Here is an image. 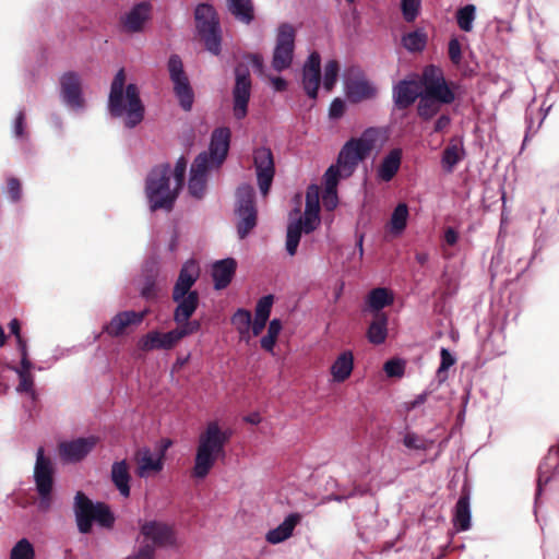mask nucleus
<instances>
[{
    "label": "nucleus",
    "instance_id": "obj_25",
    "mask_svg": "<svg viewBox=\"0 0 559 559\" xmlns=\"http://www.w3.org/2000/svg\"><path fill=\"white\" fill-rule=\"evenodd\" d=\"M421 81L401 80L393 86V100L399 109L409 107L423 92L420 91Z\"/></svg>",
    "mask_w": 559,
    "mask_h": 559
},
{
    "label": "nucleus",
    "instance_id": "obj_16",
    "mask_svg": "<svg viewBox=\"0 0 559 559\" xmlns=\"http://www.w3.org/2000/svg\"><path fill=\"white\" fill-rule=\"evenodd\" d=\"M345 93L352 103H359L362 99L376 95V87L366 79L359 67H350L345 78Z\"/></svg>",
    "mask_w": 559,
    "mask_h": 559
},
{
    "label": "nucleus",
    "instance_id": "obj_42",
    "mask_svg": "<svg viewBox=\"0 0 559 559\" xmlns=\"http://www.w3.org/2000/svg\"><path fill=\"white\" fill-rule=\"evenodd\" d=\"M427 44V35L423 29H415L402 37L403 47L409 52L423 51Z\"/></svg>",
    "mask_w": 559,
    "mask_h": 559
},
{
    "label": "nucleus",
    "instance_id": "obj_52",
    "mask_svg": "<svg viewBox=\"0 0 559 559\" xmlns=\"http://www.w3.org/2000/svg\"><path fill=\"white\" fill-rule=\"evenodd\" d=\"M274 302L273 295H266L261 297L255 306V316L264 319L270 318L271 309Z\"/></svg>",
    "mask_w": 559,
    "mask_h": 559
},
{
    "label": "nucleus",
    "instance_id": "obj_28",
    "mask_svg": "<svg viewBox=\"0 0 559 559\" xmlns=\"http://www.w3.org/2000/svg\"><path fill=\"white\" fill-rule=\"evenodd\" d=\"M237 269V262L234 258L218 260L212 265V278L214 288L222 290L233 281Z\"/></svg>",
    "mask_w": 559,
    "mask_h": 559
},
{
    "label": "nucleus",
    "instance_id": "obj_21",
    "mask_svg": "<svg viewBox=\"0 0 559 559\" xmlns=\"http://www.w3.org/2000/svg\"><path fill=\"white\" fill-rule=\"evenodd\" d=\"M212 170L216 169L206 164V156L204 154H198L191 164L188 180V191L192 198L201 200L205 195L207 177Z\"/></svg>",
    "mask_w": 559,
    "mask_h": 559
},
{
    "label": "nucleus",
    "instance_id": "obj_56",
    "mask_svg": "<svg viewBox=\"0 0 559 559\" xmlns=\"http://www.w3.org/2000/svg\"><path fill=\"white\" fill-rule=\"evenodd\" d=\"M187 169V159L181 156L177 159L174 171V179L175 183L177 185V188H182L185 182V175Z\"/></svg>",
    "mask_w": 559,
    "mask_h": 559
},
{
    "label": "nucleus",
    "instance_id": "obj_57",
    "mask_svg": "<svg viewBox=\"0 0 559 559\" xmlns=\"http://www.w3.org/2000/svg\"><path fill=\"white\" fill-rule=\"evenodd\" d=\"M403 444L412 450H426L425 441L414 432L405 433Z\"/></svg>",
    "mask_w": 559,
    "mask_h": 559
},
{
    "label": "nucleus",
    "instance_id": "obj_43",
    "mask_svg": "<svg viewBox=\"0 0 559 559\" xmlns=\"http://www.w3.org/2000/svg\"><path fill=\"white\" fill-rule=\"evenodd\" d=\"M408 207L405 203H400L395 206L390 218V230L394 235H400L404 231L407 225Z\"/></svg>",
    "mask_w": 559,
    "mask_h": 559
},
{
    "label": "nucleus",
    "instance_id": "obj_13",
    "mask_svg": "<svg viewBox=\"0 0 559 559\" xmlns=\"http://www.w3.org/2000/svg\"><path fill=\"white\" fill-rule=\"evenodd\" d=\"M296 32L292 24L282 23L277 27L276 43L273 49L272 68L282 72L290 68L294 60Z\"/></svg>",
    "mask_w": 559,
    "mask_h": 559
},
{
    "label": "nucleus",
    "instance_id": "obj_26",
    "mask_svg": "<svg viewBox=\"0 0 559 559\" xmlns=\"http://www.w3.org/2000/svg\"><path fill=\"white\" fill-rule=\"evenodd\" d=\"M179 343V340L174 330L165 333L158 331H151L143 335L139 341V347L143 352H152L156 349L169 350Z\"/></svg>",
    "mask_w": 559,
    "mask_h": 559
},
{
    "label": "nucleus",
    "instance_id": "obj_54",
    "mask_svg": "<svg viewBox=\"0 0 559 559\" xmlns=\"http://www.w3.org/2000/svg\"><path fill=\"white\" fill-rule=\"evenodd\" d=\"M8 194L12 203H17L22 199V185L17 178L8 179Z\"/></svg>",
    "mask_w": 559,
    "mask_h": 559
},
{
    "label": "nucleus",
    "instance_id": "obj_30",
    "mask_svg": "<svg viewBox=\"0 0 559 559\" xmlns=\"http://www.w3.org/2000/svg\"><path fill=\"white\" fill-rule=\"evenodd\" d=\"M300 520L301 515L299 513L288 514L280 525L266 533V542L276 545L288 539Z\"/></svg>",
    "mask_w": 559,
    "mask_h": 559
},
{
    "label": "nucleus",
    "instance_id": "obj_20",
    "mask_svg": "<svg viewBox=\"0 0 559 559\" xmlns=\"http://www.w3.org/2000/svg\"><path fill=\"white\" fill-rule=\"evenodd\" d=\"M99 438L96 436L80 437L62 441L59 444V454L64 462L76 463L84 460L97 445Z\"/></svg>",
    "mask_w": 559,
    "mask_h": 559
},
{
    "label": "nucleus",
    "instance_id": "obj_60",
    "mask_svg": "<svg viewBox=\"0 0 559 559\" xmlns=\"http://www.w3.org/2000/svg\"><path fill=\"white\" fill-rule=\"evenodd\" d=\"M533 112L532 110L528 108L526 110V115H525V120H526V123H527V130H526V134H525V138H524V141L527 140L528 135L530 134H535L537 132V130L539 129V127L542 126L543 121H544V118H545V115L540 118L538 124L536 127H534V120H533V117H532Z\"/></svg>",
    "mask_w": 559,
    "mask_h": 559
},
{
    "label": "nucleus",
    "instance_id": "obj_11",
    "mask_svg": "<svg viewBox=\"0 0 559 559\" xmlns=\"http://www.w3.org/2000/svg\"><path fill=\"white\" fill-rule=\"evenodd\" d=\"M52 473L51 462L45 456L44 448H38L34 467V480L39 496L38 510L41 512H47L51 507Z\"/></svg>",
    "mask_w": 559,
    "mask_h": 559
},
{
    "label": "nucleus",
    "instance_id": "obj_47",
    "mask_svg": "<svg viewBox=\"0 0 559 559\" xmlns=\"http://www.w3.org/2000/svg\"><path fill=\"white\" fill-rule=\"evenodd\" d=\"M440 366L437 370V378L440 383L447 380L448 370L456 362L455 356L445 347L440 349Z\"/></svg>",
    "mask_w": 559,
    "mask_h": 559
},
{
    "label": "nucleus",
    "instance_id": "obj_8",
    "mask_svg": "<svg viewBox=\"0 0 559 559\" xmlns=\"http://www.w3.org/2000/svg\"><path fill=\"white\" fill-rule=\"evenodd\" d=\"M377 130L366 129L359 138H352L342 146L337 164L342 169L343 178L350 177L358 164L371 152L376 141Z\"/></svg>",
    "mask_w": 559,
    "mask_h": 559
},
{
    "label": "nucleus",
    "instance_id": "obj_37",
    "mask_svg": "<svg viewBox=\"0 0 559 559\" xmlns=\"http://www.w3.org/2000/svg\"><path fill=\"white\" fill-rule=\"evenodd\" d=\"M373 320L368 326L367 338L373 345L383 344L388 336L389 318L385 313L372 314Z\"/></svg>",
    "mask_w": 559,
    "mask_h": 559
},
{
    "label": "nucleus",
    "instance_id": "obj_29",
    "mask_svg": "<svg viewBox=\"0 0 559 559\" xmlns=\"http://www.w3.org/2000/svg\"><path fill=\"white\" fill-rule=\"evenodd\" d=\"M394 301L393 294L385 287H377L371 289L366 299L362 312L372 314L382 313L381 310L391 306Z\"/></svg>",
    "mask_w": 559,
    "mask_h": 559
},
{
    "label": "nucleus",
    "instance_id": "obj_10",
    "mask_svg": "<svg viewBox=\"0 0 559 559\" xmlns=\"http://www.w3.org/2000/svg\"><path fill=\"white\" fill-rule=\"evenodd\" d=\"M254 197V189L249 183H242L236 190L235 213L238 217L237 234L240 239H245L257 226L258 211Z\"/></svg>",
    "mask_w": 559,
    "mask_h": 559
},
{
    "label": "nucleus",
    "instance_id": "obj_23",
    "mask_svg": "<svg viewBox=\"0 0 559 559\" xmlns=\"http://www.w3.org/2000/svg\"><path fill=\"white\" fill-rule=\"evenodd\" d=\"M147 316V310L134 311L126 310L120 311L111 318V320L103 326V332L111 337L121 336L124 330L130 325H139Z\"/></svg>",
    "mask_w": 559,
    "mask_h": 559
},
{
    "label": "nucleus",
    "instance_id": "obj_64",
    "mask_svg": "<svg viewBox=\"0 0 559 559\" xmlns=\"http://www.w3.org/2000/svg\"><path fill=\"white\" fill-rule=\"evenodd\" d=\"M33 368V364L28 359V357H21V364L20 367H13L12 370L16 374H24V373H31V369Z\"/></svg>",
    "mask_w": 559,
    "mask_h": 559
},
{
    "label": "nucleus",
    "instance_id": "obj_58",
    "mask_svg": "<svg viewBox=\"0 0 559 559\" xmlns=\"http://www.w3.org/2000/svg\"><path fill=\"white\" fill-rule=\"evenodd\" d=\"M126 559H155L154 547L148 544H142L135 551Z\"/></svg>",
    "mask_w": 559,
    "mask_h": 559
},
{
    "label": "nucleus",
    "instance_id": "obj_63",
    "mask_svg": "<svg viewBox=\"0 0 559 559\" xmlns=\"http://www.w3.org/2000/svg\"><path fill=\"white\" fill-rule=\"evenodd\" d=\"M269 319H264V318H261V317H257L254 318V321L251 320V326H250V330L252 331V334L254 336L259 335L263 329L265 328V324L267 322Z\"/></svg>",
    "mask_w": 559,
    "mask_h": 559
},
{
    "label": "nucleus",
    "instance_id": "obj_55",
    "mask_svg": "<svg viewBox=\"0 0 559 559\" xmlns=\"http://www.w3.org/2000/svg\"><path fill=\"white\" fill-rule=\"evenodd\" d=\"M448 53H449V58L453 64L457 66L461 63L462 49H461V44L456 37H453L449 40Z\"/></svg>",
    "mask_w": 559,
    "mask_h": 559
},
{
    "label": "nucleus",
    "instance_id": "obj_34",
    "mask_svg": "<svg viewBox=\"0 0 559 559\" xmlns=\"http://www.w3.org/2000/svg\"><path fill=\"white\" fill-rule=\"evenodd\" d=\"M200 302H197L191 313L189 312V316L186 317H177V306L174 309L173 312V319L175 323L178 325L176 329H174L179 342L191 335L197 333L201 329V323L198 320H190L193 313L197 311Z\"/></svg>",
    "mask_w": 559,
    "mask_h": 559
},
{
    "label": "nucleus",
    "instance_id": "obj_44",
    "mask_svg": "<svg viewBox=\"0 0 559 559\" xmlns=\"http://www.w3.org/2000/svg\"><path fill=\"white\" fill-rule=\"evenodd\" d=\"M282 331V322L280 319H273L269 323L267 333L262 336L260 343L261 347L266 352L272 353L277 340L278 334Z\"/></svg>",
    "mask_w": 559,
    "mask_h": 559
},
{
    "label": "nucleus",
    "instance_id": "obj_32",
    "mask_svg": "<svg viewBox=\"0 0 559 559\" xmlns=\"http://www.w3.org/2000/svg\"><path fill=\"white\" fill-rule=\"evenodd\" d=\"M110 479L120 496L128 498L130 496L131 476L126 460L114 462L110 471Z\"/></svg>",
    "mask_w": 559,
    "mask_h": 559
},
{
    "label": "nucleus",
    "instance_id": "obj_48",
    "mask_svg": "<svg viewBox=\"0 0 559 559\" xmlns=\"http://www.w3.org/2000/svg\"><path fill=\"white\" fill-rule=\"evenodd\" d=\"M35 550L27 538L20 539L10 551V559H34Z\"/></svg>",
    "mask_w": 559,
    "mask_h": 559
},
{
    "label": "nucleus",
    "instance_id": "obj_12",
    "mask_svg": "<svg viewBox=\"0 0 559 559\" xmlns=\"http://www.w3.org/2000/svg\"><path fill=\"white\" fill-rule=\"evenodd\" d=\"M167 68L179 106L182 110L190 111L194 103V92L185 72L181 58L178 55H171Z\"/></svg>",
    "mask_w": 559,
    "mask_h": 559
},
{
    "label": "nucleus",
    "instance_id": "obj_7",
    "mask_svg": "<svg viewBox=\"0 0 559 559\" xmlns=\"http://www.w3.org/2000/svg\"><path fill=\"white\" fill-rule=\"evenodd\" d=\"M73 511L81 534L91 533L94 522L105 528H111L115 524V515L106 503L93 502L81 491L74 497Z\"/></svg>",
    "mask_w": 559,
    "mask_h": 559
},
{
    "label": "nucleus",
    "instance_id": "obj_3",
    "mask_svg": "<svg viewBox=\"0 0 559 559\" xmlns=\"http://www.w3.org/2000/svg\"><path fill=\"white\" fill-rule=\"evenodd\" d=\"M423 94L417 105V114L423 120H430L440 111V105L455 100V93L444 79L443 71L433 64L427 66L421 74Z\"/></svg>",
    "mask_w": 559,
    "mask_h": 559
},
{
    "label": "nucleus",
    "instance_id": "obj_40",
    "mask_svg": "<svg viewBox=\"0 0 559 559\" xmlns=\"http://www.w3.org/2000/svg\"><path fill=\"white\" fill-rule=\"evenodd\" d=\"M12 136L21 146L29 144L31 133L27 129L25 109H20L13 119Z\"/></svg>",
    "mask_w": 559,
    "mask_h": 559
},
{
    "label": "nucleus",
    "instance_id": "obj_31",
    "mask_svg": "<svg viewBox=\"0 0 559 559\" xmlns=\"http://www.w3.org/2000/svg\"><path fill=\"white\" fill-rule=\"evenodd\" d=\"M164 467L163 454H154L148 448H144L138 461V476L147 478L152 474L159 473Z\"/></svg>",
    "mask_w": 559,
    "mask_h": 559
},
{
    "label": "nucleus",
    "instance_id": "obj_33",
    "mask_svg": "<svg viewBox=\"0 0 559 559\" xmlns=\"http://www.w3.org/2000/svg\"><path fill=\"white\" fill-rule=\"evenodd\" d=\"M401 159H402V151L400 148L391 150L383 157L381 164L378 167V170H377L378 177L385 182L391 181L400 169Z\"/></svg>",
    "mask_w": 559,
    "mask_h": 559
},
{
    "label": "nucleus",
    "instance_id": "obj_36",
    "mask_svg": "<svg viewBox=\"0 0 559 559\" xmlns=\"http://www.w3.org/2000/svg\"><path fill=\"white\" fill-rule=\"evenodd\" d=\"M471 503L469 496L462 495L454 508L453 524L460 532H465L471 528Z\"/></svg>",
    "mask_w": 559,
    "mask_h": 559
},
{
    "label": "nucleus",
    "instance_id": "obj_62",
    "mask_svg": "<svg viewBox=\"0 0 559 559\" xmlns=\"http://www.w3.org/2000/svg\"><path fill=\"white\" fill-rule=\"evenodd\" d=\"M451 123V117L449 115H441L435 122L433 132L439 133L444 131Z\"/></svg>",
    "mask_w": 559,
    "mask_h": 559
},
{
    "label": "nucleus",
    "instance_id": "obj_46",
    "mask_svg": "<svg viewBox=\"0 0 559 559\" xmlns=\"http://www.w3.org/2000/svg\"><path fill=\"white\" fill-rule=\"evenodd\" d=\"M343 177L342 169L336 163V165H331L323 175V181L325 186L326 194H331L335 198L336 187L338 181Z\"/></svg>",
    "mask_w": 559,
    "mask_h": 559
},
{
    "label": "nucleus",
    "instance_id": "obj_1",
    "mask_svg": "<svg viewBox=\"0 0 559 559\" xmlns=\"http://www.w3.org/2000/svg\"><path fill=\"white\" fill-rule=\"evenodd\" d=\"M124 70L120 69L110 85L107 109L111 117L124 118V126L133 129L142 122L145 108L138 85L130 83L124 87Z\"/></svg>",
    "mask_w": 559,
    "mask_h": 559
},
{
    "label": "nucleus",
    "instance_id": "obj_24",
    "mask_svg": "<svg viewBox=\"0 0 559 559\" xmlns=\"http://www.w3.org/2000/svg\"><path fill=\"white\" fill-rule=\"evenodd\" d=\"M152 13V4L143 1L134 4L129 12L121 16V25L127 33H140L143 31L145 23L150 20Z\"/></svg>",
    "mask_w": 559,
    "mask_h": 559
},
{
    "label": "nucleus",
    "instance_id": "obj_41",
    "mask_svg": "<svg viewBox=\"0 0 559 559\" xmlns=\"http://www.w3.org/2000/svg\"><path fill=\"white\" fill-rule=\"evenodd\" d=\"M476 19V7L474 4H465L455 12V20L461 31L469 33L474 28Z\"/></svg>",
    "mask_w": 559,
    "mask_h": 559
},
{
    "label": "nucleus",
    "instance_id": "obj_61",
    "mask_svg": "<svg viewBox=\"0 0 559 559\" xmlns=\"http://www.w3.org/2000/svg\"><path fill=\"white\" fill-rule=\"evenodd\" d=\"M141 295L150 299L155 296V281L152 277H146L143 287L141 289Z\"/></svg>",
    "mask_w": 559,
    "mask_h": 559
},
{
    "label": "nucleus",
    "instance_id": "obj_59",
    "mask_svg": "<svg viewBox=\"0 0 559 559\" xmlns=\"http://www.w3.org/2000/svg\"><path fill=\"white\" fill-rule=\"evenodd\" d=\"M345 111V103L343 99L336 97L332 100L329 108V117L331 119H340Z\"/></svg>",
    "mask_w": 559,
    "mask_h": 559
},
{
    "label": "nucleus",
    "instance_id": "obj_2",
    "mask_svg": "<svg viewBox=\"0 0 559 559\" xmlns=\"http://www.w3.org/2000/svg\"><path fill=\"white\" fill-rule=\"evenodd\" d=\"M231 431L222 429L217 421H210L199 435L192 475L197 479L205 478L216 461L225 457V447Z\"/></svg>",
    "mask_w": 559,
    "mask_h": 559
},
{
    "label": "nucleus",
    "instance_id": "obj_38",
    "mask_svg": "<svg viewBox=\"0 0 559 559\" xmlns=\"http://www.w3.org/2000/svg\"><path fill=\"white\" fill-rule=\"evenodd\" d=\"M354 368V356L350 350L343 352L332 364L331 374L335 382L345 381Z\"/></svg>",
    "mask_w": 559,
    "mask_h": 559
},
{
    "label": "nucleus",
    "instance_id": "obj_35",
    "mask_svg": "<svg viewBox=\"0 0 559 559\" xmlns=\"http://www.w3.org/2000/svg\"><path fill=\"white\" fill-rule=\"evenodd\" d=\"M230 14L240 23L249 25L254 21L252 0H226Z\"/></svg>",
    "mask_w": 559,
    "mask_h": 559
},
{
    "label": "nucleus",
    "instance_id": "obj_45",
    "mask_svg": "<svg viewBox=\"0 0 559 559\" xmlns=\"http://www.w3.org/2000/svg\"><path fill=\"white\" fill-rule=\"evenodd\" d=\"M251 318V312L242 308L238 309L231 317V324L237 329L242 338L250 332Z\"/></svg>",
    "mask_w": 559,
    "mask_h": 559
},
{
    "label": "nucleus",
    "instance_id": "obj_53",
    "mask_svg": "<svg viewBox=\"0 0 559 559\" xmlns=\"http://www.w3.org/2000/svg\"><path fill=\"white\" fill-rule=\"evenodd\" d=\"M383 370L388 377H402L405 371V362L401 359H390L384 366Z\"/></svg>",
    "mask_w": 559,
    "mask_h": 559
},
{
    "label": "nucleus",
    "instance_id": "obj_18",
    "mask_svg": "<svg viewBox=\"0 0 559 559\" xmlns=\"http://www.w3.org/2000/svg\"><path fill=\"white\" fill-rule=\"evenodd\" d=\"M140 533L145 544L155 548H165L175 545L176 538L171 526L163 521L151 520L140 523Z\"/></svg>",
    "mask_w": 559,
    "mask_h": 559
},
{
    "label": "nucleus",
    "instance_id": "obj_49",
    "mask_svg": "<svg viewBox=\"0 0 559 559\" xmlns=\"http://www.w3.org/2000/svg\"><path fill=\"white\" fill-rule=\"evenodd\" d=\"M401 12L405 22H414L421 9V0H401Z\"/></svg>",
    "mask_w": 559,
    "mask_h": 559
},
{
    "label": "nucleus",
    "instance_id": "obj_27",
    "mask_svg": "<svg viewBox=\"0 0 559 559\" xmlns=\"http://www.w3.org/2000/svg\"><path fill=\"white\" fill-rule=\"evenodd\" d=\"M559 472V449H550L544 462L538 467L537 488L535 493V504L542 495L543 487L546 486L555 474Z\"/></svg>",
    "mask_w": 559,
    "mask_h": 559
},
{
    "label": "nucleus",
    "instance_id": "obj_39",
    "mask_svg": "<svg viewBox=\"0 0 559 559\" xmlns=\"http://www.w3.org/2000/svg\"><path fill=\"white\" fill-rule=\"evenodd\" d=\"M465 151L462 145L457 143H450L443 151L441 156L442 169L451 174L455 166L463 159Z\"/></svg>",
    "mask_w": 559,
    "mask_h": 559
},
{
    "label": "nucleus",
    "instance_id": "obj_22",
    "mask_svg": "<svg viewBox=\"0 0 559 559\" xmlns=\"http://www.w3.org/2000/svg\"><path fill=\"white\" fill-rule=\"evenodd\" d=\"M321 81V56L318 51H312L302 68V87L307 96L317 99L318 90Z\"/></svg>",
    "mask_w": 559,
    "mask_h": 559
},
{
    "label": "nucleus",
    "instance_id": "obj_6",
    "mask_svg": "<svg viewBox=\"0 0 559 559\" xmlns=\"http://www.w3.org/2000/svg\"><path fill=\"white\" fill-rule=\"evenodd\" d=\"M199 276L200 267L194 259H189L181 265L171 292V299L177 305V317L189 316L195 304L200 302L198 290L192 289Z\"/></svg>",
    "mask_w": 559,
    "mask_h": 559
},
{
    "label": "nucleus",
    "instance_id": "obj_51",
    "mask_svg": "<svg viewBox=\"0 0 559 559\" xmlns=\"http://www.w3.org/2000/svg\"><path fill=\"white\" fill-rule=\"evenodd\" d=\"M19 384L16 386L17 393H26L29 397L35 401L37 399V393L34 389V377L32 373H22L17 374Z\"/></svg>",
    "mask_w": 559,
    "mask_h": 559
},
{
    "label": "nucleus",
    "instance_id": "obj_14",
    "mask_svg": "<svg viewBox=\"0 0 559 559\" xmlns=\"http://www.w3.org/2000/svg\"><path fill=\"white\" fill-rule=\"evenodd\" d=\"M59 98L70 110L82 112L85 110V98L81 75L75 71H67L59 78Z\"/></svg>",
    "mask_w": 559,
    "mask_h": 559
},
{
    "label": "nucleus",
    "instance_id": "obj_4",
    "mask_svg": "<svg viewBox=\"0 0 559 559\" xmlns=\"http://www.w3.org/2000/svg\"><path fill=\"white\" fill-rule=\"evenodd\" d=\"M171 169L169 165L154 167L147 178L145 185V193L148 201L151 212L164 210L170 212L174 207L178 192L181 188H170Z\"/></svg>",
    "mask_w": 559,
    "mask_h": 559
},
{
    "label": "nucleus",
    "instance_id": "obj_5",
    "mask_svg": "<svg viewBox=\"0 0 559 559\" xmlns=\"http://www.w3.org/2000/svg\"><path fill=\"white\" fill-rule=\"evenodd\" d=\"M320 202L319 188L317 185H310L306 192V206L304 216L287 226L286 251L289 255H295L300 241L301 234H310L320 225Z\"/></svg>",
    "mask_w": 559,
    "mask_h": 559
},
{
    "label": "nucleus",
    "instance_id": "obj_19",
    "mask_svg": "<svg viewBox=\"0 0 559 559\" xmlns=\"http://www.w3.org/2000/svg\"><path fill=\"white\" fill-rule=\"evenodd\" d=\"M253 164L258 186L263 195H266L275 175L274 158L271 148L260 146L253 151Z\"/></svg>",
    "mask_w": 559,
    "mask_h": 559
},
{
    "label": "nucleus",
    "instance_id": "obj_9",
    "mask_svg": "<svg viewBox=\"0 0 559 559\" xmlns=\"http://www.w3.org/2000/svg\"><path fill=\"white\" fill-rule=\"evenodd\" d=\"M194 20L205 49L218 56L222 50V27L216 10L209 3H199L194 9Z\"/></svg>",
    "mask_w": 559,
    "mask_h": 559
},
{
    "label": "nucleus",
    "instance_id": "obj_50",
    "mask_svg": "<svg viewBox=\"0 0 559 559\" xmlns=\"http://www.w3.org/2000/svg\"><path fill=\"white\" fill-rule=\"evenodd\" d=\"M338 71H340V66L336 60H329L325 63L324 74H323V87L328 92H330L334 87V85L337 81Z\"/></svg>",
    "mask_w": 559,
    "mask_h": 559
},
{
    "label": "nucleus",
    "instance_id": "obj_15",
    "mask_svg": "<svg viewBox=\"0 0 559 559\" xmlns=\"http://www.w3.org/2000/svg\"><path fill=\"white\" fill-rule=\"evenodd\" d=\"M251 96V79L248 69H235V85L233 87V112L237 120H242L248 114Z\"/></svg>",
    "mask_w": 559,
    "mask_h": 559
},
{
    "label": "nucleus",
    "instance_id": "obj_17",
    "mask_svg": "<svg viewBox=\"0 0 559 559\" xmlns=\"http://www.w3.org/2000/svg\"><path fill=\"white\" fill-rule=\"evenodd\" d=\"M230 136L231 133L227 127L214 129L211 135L209 150L200 153L206 156V164L216 170L221 168L227 157L230 146Z\"/></svg>",
    "mask_w": 559,
    "mask_h": 559
}]
</instances>
